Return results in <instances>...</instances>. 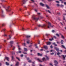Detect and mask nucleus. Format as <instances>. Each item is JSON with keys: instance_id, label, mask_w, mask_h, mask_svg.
Returning <instances> with one entry per match:
<instances>
[{"instance_id": "20e7f679", "label": "nucleus", "mask_w": 66, "mask_h": 66, "mask_svg": "<svg viewBox=\"0 0 66 66\" xmlns=\"http://www.w3.org/2000/svg\"><path fill=\"white\" fill-rule=\"evenodd\" d=\"M38 26L39 27H42L44 28L46 27V25L45 24H44L43 25H38Z\"/></svg>"}, {"instance_id": "de8ad7c7", "label": "nucleus", "mask_w": 66, "mask_h": 66, "mask_svg": "<svg viewBox=\"0 0 66 66\" xmlns=\"http://www.w3.org/2000/svg\"><path fill=\"white\" fill-rule=\"evenodd\" d=\"M56 35L57 36H59V35L58 34H56Z\"/></svg>"}, {"instance_id": "bf43d9fd", "label": "nucleus", "mask_w": 66, "mask_h": 66, "mask_svg": "<svg viewBox=\"0 0 66 66\" xmlns=\"http://www.w3.org/2000/svg\"><path fill=\"white\" fill-rule=\"evenodd\" d=\"M56 2L58 3H59V1H56Z\"/></svg>"}, {"instance_id": "338daca9", "label": "nucleus", "mask_w": 66, "mask_h": 66, "mask_svg": "<svg viewBox=\"0 0 66 66\" xmlns=\"http://www.w3.org/2000/svg\"><path fill=\"white\" fill-rule=\"evenodd\" d=\"M57 6H59V5L58 4H57Z\"/></svg>"}, {"instance_id": "5fc2aeb1", "label": "nucleus", "mask_w": 66, "mask_h": 66, "mask_svg": "<svg viewBox=\"0 0 66 66\" xmlns=\"http://www.w3.org/2000/svg\"><path fill=\"white\" fill-rule=\"evenodd\" d=\"M50 48H53V46H52V45H51V46H50Z\"/></svg>"}, {"instance_id": "c756f323", "label": "nucleus", "mask_w": 66, "mask_h": 66, "mask_svg": "<svg viewBox=\"0 0 66 66\" xmlns=\"http://www.w3.org/2000/svg\"><path fill=\"white\" fill-rule=\"evenodd\" d=\"M45 10L47 12H48L50 13H51L50 12V11L49 10Z\"/></svg>"}, {"instance_id": "8fccbe9b", "label": "nucleus", "mask_w": 66, "mask_h": 66, "mask_svg": "<svg viewBox=\"0 0 66 66\" xmlns=\"http://www.w3.org/2000/svg\"><path fill=\"white\" fill-rule=\"evenodd\" d=\"M49 52V51H46V53H48Z\"/></svg>"}, {"instance_id": "a19ab883", "label": "nucleus", "mask_w": 66, "mask_h": 66, "mask_svg": "<svg viewBox=\"0 0 66 66\" xmlns=\"http://www.w3.org/2000/svg\"><path fill=\"white\" fill-rule=\"evenodd\" d=\"M53 37L54 38H55V39H56V37L55 36H54Z\"/></svg>"}, {"instance_id": "052dcab7", "label": "nucleus", "mask_w": 66, "mask_h": 66, "mask_svg": "<svg viewBox=\"0 0 66 66\" xmlns=\"http://www.w3.org/2000/svg\"><path fill=\"white\" fill-rule=\"evenodd\" d=\"M32 46V45H30L29 46V47H30Z\"/></svg>"}, {"instance_id": "3c124183", "label": "nucleus", "mask_w": 66, "mask_h": 66, "mask_svg": "<svg viewBox=\"0 0 66 66\" xmlns=\"http://www.w3.org/2000/svg\"><path fill=\"white\" fill-rule=\"evenodd\" d=\"M12 54H15V53L14 52H12Z\"/></svg>"}, {"instance_id": "a878e982", "label": "nucleus", "mask_w": 66, "mask_h": 66, "mask_svg": "<svg viewBox=\"0 0 66 66\" xmlns=\"http://www.w3.org/2000/svg\"><path fill=\"white\" fill-rule=\"evenodd\" d=\"M24 51H27L28 50L27 48H24Z\"/></svg>"}, {"instance_id": "6ab92c4d", "label": "nucleus", "mask_w": 66, "mask_h": 66, "mask_svg": "<svg viewBox=\"0 0 66 66\" xmlns=\"http://www.w3.org/2000/svg\"><path fill=\"white\" fill-rule=\"evenodd\" d=\"M37 55L38 56H41L42 55V54H40L39 53H38Z\"/></svg>"}, {"instance_id": "4468645a", "label": "nucleus", "mask_w": 66, "mask_h": 66, "mask_svg": "<svg viewBox=\"0 0 66 66\" xmlns=\"http://www.w3.org/2000/svg\"><path fill=\"white\" fill-rule=\"evenodd\" d=\"M51 44V43L50 42H48L47 43V45H50Z\"/></svg>"}, {"instance_id": "2eb2a0df", "label": "nucleus", "mask_w": 66, "mask_h": 66, "mask_svg": "<svg viewBox=\"0 0 66 66\" xmlns=\"http://www.w3.org/2000/svg\"><path fill=\"white\" fill-rule=\"evenodd\" d=\"M11 36H12V35H10L9 36V39H7V40L8 39H11Z\"/></svg>"}, {"instance_id": "603ef678", "label": "nucleus", "mask_w": 66, "mask_h": 66, "mask_svg": "<svg viewBox=\"0 0 66 66\" xmlns=\"http://www.w3.org/2000/svg\"><path fill=\"white\" fill-rule=\"evenodd\" d=\"M3 17H5V16L4 15H1Z\"/></svg>"}, {"instance_id": "c03bdc74", "label": "nucleus", "mask_w": 66, "mask_h": 66, "mask_svg": "<svg viewBox=\"0 0 66 66\" xmlns=\"http://www.w3.org/2000/svg\"><path fill=\"white\" fill-rule=\"evenodd\" d=\"M1 10V12H2V13H3L4 12L3 10Z\"/></svg>"}, {"instance_id": "e2e57ef3", "label": "nucleus", "mask_w": 66, "mask_h": 66, "mask_svg": "<svg viewBox=\"0 0 66 66\" xmlns=\"http://www.w3.org/2000/svg\"><path fill=\"white\" fill-rule=\"evenodd\" d=\"M23 44L24 46H25L26 44L25 43H24Z\"/></svg>"}, {"instance_id": "aec40b11", "label": "nucleus", "mask_w": 66, "mask_h": 66, "mask_svg": "<svg viewBox=\"0 0 66 66\" xmlns=\"http://www.w3.org/2000/svg\"><path fill=\"white\" fill-rule=\"evenodd\" d=\"M22 30L23 31H24L25 30L26 31H27V29H25L24 28H22Z\"/></svg>"}, {"instance_id": "39448f33", "label": "nucleus", "mask_w": 66, "mask_h": 66, "mask_svg": "<svg viewBox=\"0 0 66 66\" xmlns=\"http://www.w3.org/2000/svg\"><path fill=\"white\" fill-rule=\"evenodd\" d=\"M9 9L10 6H9L7 7V9H6V10L7 12H10L11 11V10H9Z\"/></svg>"}, {"instance_id": "cd10ccee", "label": "nucleus", "mask_w": 66, "mask_h": 66, "mask_svg": "<svg viewBox=\"0 0 66 66\" xmlns=\"http://www.w3.org/2000/svg\"><path fill=\"white\" fill-rule=\"evenodd\" d=\"M28 61V62H29V63H31V62H32V60H30Z\"/></svg>"}, {"instance_id": "9b49d317", "label": "nucleus", "mask_w": 66, "mask_h": 66, "mask_svg": "<svg viewBox=\"0 0 66 66\" xmlns=\"http://www.w3.org/2000/svg\"><path fill=\"white\" fill-rule=\"evenodd\" d=\"M52 44H53L54 46H57V44H55V43L54 42Z\"/></svg>"}, {"instance_id": "473e14b6", "label": "nucleus", "mask_w": 66, "mask_h": 66, "mask_svg": "<svg viewBox=\"0 0 66 66\" xmlns=\"http://www.w3.org/2000/svg\"><path fill=\"white\" fill-rule=\"evenodd\" d=\"M7 35H6L5 34L4 35L2 36H7Z\"/></svg>"}, {"instance_id": "2f4dec72", "label": "nucleus", "mask_w": 66, "mask_h": 66, "mask_svg": "<svg viewBox=\"0 0 66 66\" xmlns=\"http://www.w3.org/2000/svg\"><path fill=\"white\" fill-rule=\"evenodd\" d=\"M61 37L62 38H63V39H64L65 38L62 35H61Z\"/></svg>"}, {"instance_id": "4be33fe9", "label": "nucleus", "mask_w": 66, "mask_h": 66, "mask_svg": "<svg viewBox=\"0 0 66 66\" xmlns=\"http://www.w3.org/2000/svg\"><path fill=\"white\" fill-rule=\"evenodd\" d=\"M21 51H19V52H17L16 53L17 54H18L19 53H21Z\"/></svg>"}, {"instance_id": "bb28decb", "label": "nucleus", "mask_w": 66, "mask_h": 66, "mask_svg": "<svg viewBox=\"0 0 66 66\" xmlns=\"http://www.w3.org/2000/svg\"><path fill=\"white\" fill-rule=\"evenodd\" d=\"M19 64V62H17V63H16V66H18V64Z\"/></svg>"}, {"instance_id": "4d7b16f0", "label": "nucleus", "mask_w": 66, "mask_h": 66, "mask_svg": "<svg viewBox=\"0 0 66 66\" xmlns=\"http://www.w3.org/2000/svg\"><path fill=\"white\" fill-rule=\"evenodd\" d=\"M5 25V24H2V26H4V25Z\"/></svg>"}, {"instance_id": "1a4fd4ad", "label": "nucleus", "mask_w": 66, "mask_h": 66, "mask_svg": "<svg viewBox=\"0 0 66 66\" xmlns=\"http://www.w3.org/2000/svg\"><path fill=\"white\" fill-rule=\"evenodd\" d=\"M31 37V36L28 35L27 36H26V37L27 38H30Z\"/></svg>"}, {"instance_id": "0eeeda50", "label": "nucleus", "mask_w": 66, "mask_h": 66, "mask_svg": "<svg viewBox=\"0 0 66 66\" xmlns=\"http://www.w3.org/2000/svg\"><path fill=\"white\" fill-rule=\"evenodd\" d=\"M43 48L45 50H47L48 49V47L46 45H44L43 46Z\"/></svg>"}, {"instance_id": "680f3d73", "label": "nucleus", "mask_w": 66, "mask_h": 66, "mask_svg": "<svg viewBox=\"0 0 66 66\" xmlns=\"http://www.w3.org/2000/svg\"><path fill=\"white\" fill-rule=\"evenodd\" d=\"M1 1L2 2H5V1L4 0H1Z\"/></svg>"}, {"instance_id": "393cba45", "label": "nucleus", "mask_w": 66, "mask_h": 66, "mask_svg": "<svg viewBox=\"0 0 66 66\" xmlns=\"http://www.w3.org/2000/svg\"><path fill=\"white\" fill-rule=\"evenodd\" d=\"M46 59L47 60H48L49 59V58L47 56H46Z\"/></svg>"}, {"instance_id": "c85d7f7f", "label": "nucleus", "mask_w": 66, "mask_h": 66, "mask_svg": "<svg viewBox=\"0 0 66 66\" xmlns=\"http://www.w3.org/2000/svg\"><path fill=\"white\" fill-rule=\"evenodd\" d=\"M12 57V61H13V60H14V57L13 56H12L11 57Z\"/></svg>"}, {"instance_id": "13d9d810", "label": "nucleus", "mask_w": 66, "mask_h": 66, "mask_svg": "<svg viewBox=\"0 0 66 66\" xmlns=\"http://www.w3.org/2000/svg\"><path fill=\"white\" fill-rule=\"evenodd\" d=\"M23 53L25 54H27V53L25 52H23Z\"/></svg>"}, {"instance_id": "ea45409f", "label": "nucleus", "mask_w": 66, "mask_h": 66, "mask_svg": "<svg viewBox=\"0 0 66 66\" xmlns=\"http://www.w3.org/2000/svg\"><path fill=\"white\" fill-rule=\"evenodd\" d=\"M60 54V53H59V52H58V53H57V55H58V56H59V55Z\"/></svg>"}, {"instance_id": "c9c22d12", "label": "nucleus", "mask_w": 66, "mask_h": 66, "mask_svg": "<svg viewBox=\"0 0 66 66\" xmlns=\"http://www.w3.org/2000/svg\"><path fill=\"white\" fill-rule=\"evenodd\" d=\"M34 10L36 12H37V10L36 9H35Z\"/></svg>"}, {"instance_id": "a18cd8bd", "label": "nucleus", "mask_w": 66, "mask_h": 66, "mask_svg": "<svg viewBox=\"0 0 66 66\" xmlns=\"http://www.w3.org/2000/svg\"><path fill=\"white\" fill-rule=\"evenodd\" d=\"M16 58L18 60H19V61H20V59L18 57H16Z\"/></svg>"}, {"instance_id": "7c9ffc66", "label": "nucleus", "mask_w": 66, "mask_h": 66, "mask_svg": "<svg viewBox=\"0 0 66 66\" xmlns=\"http://www.w3.org/2000/svg\"><path fill=\"white\" fill-rule=\"evenodd\" d=\"M45 35H46V36H49L50 34H46Z\"/></svg>"}, {"instance_id": "79ce46f5", "label": "nucleus", "mask_w": 66, "mask_h": 66, "mask_svg": "<svg viewBox=\"0 0 66 66\" xmlns=\"http://www.w3.org/2000/svg\"><path fill=\"white\" fill-rule=\"evenodd\" d=\"M10 31L11 32V33H13V31H12V30H11Z\"/></svg>"}, {"instance_id": "72a5a7b5", "label": "nucleus", "mask_w": 66, "mask_h": 66, "mask_svg": "<svg viewBox=\"0 0 66 66\" xmlns=\"http://www.w3.org/2000/svg\"><path fill=\"white\" fill-rule=\"evenodd\" d=\"M42 60L43 61H45V60L46 59L45 57H43L42 59Z\"/></svg>"}, {"instance_id": "5701e85b", "label": "nucleus", "mask_w": 66, "mask_h": 66, "mask_svg": "<svg viewBox=\"0 0 66 66\" xmlns=\"http://www.w3.org/2000/svg\"><path fill=\"white\" fill-rule=\"evenodd\" d=\"M46 6L48 9H49L50 7L47 5H46Z\"/></svg>"}, {"instance_id": "f3484780", "label": "nucleus", "mask_w": 66, "mask_h": 66, "mask_svg": "<svg viewBox=\"0 0 66 66\" xmlns=\"http://www.w3.org/2000/svg\"><path fill=\"white\" fill-rule=\"evenodd\" d=\"M6 64L7 66H9V63L8 62H6Z\"/></svg>"}, {"instance_id": "a211bd4d", "label": "nucleus", "mask_w": 66, "mask_h": 66, "mask_svg": "<svg viewBox=\"0 0 66 66\" xmlns=\"http://www.w3.org/2000/svg\"><path fill=\"white\" fill-rule=\"evenodd\" d=\"M61 46H62L63 47V48L66 49V48L63 45H61Z\"/></svg>"}, {"instance_id": "b1692460", "label": "nucleus", "mask_w": 66, "mask_h": 66, "mask_svg": "<svg viewBox=\"0 0 66 66\" xmlns=\"http://www.w3.org/2000/svg\"><path fill=\"white\" fill-rule=\"evenodd\" d=\"M56 51L58 52H59V51L60 50L59 48H57L56 49Z\"/></svg>"}, {"instance_id": "58836bf2", "label": "nucleus", "mask_w": 66, "mask_h": 66, "mask_svg": "<svg viewBox=\"0 0 66 66\" xmlns=\"http://www.w3.org/2000/svg\"><path fill=\"white\" fill-rule=\"evenodd\" d=\"M54 54V53L53 52L52 53H51L50 54L51 55H53Z\"/></svg>"}, {"instance_id": "864d4df0", "label": "nucleus", "mask_w": 66, "mask_h": 66, "mask_svg": "<svg viewBox=\"0 0 66 66\" xmlns=\"http://www.w3.org/2000/svg\"><path fill=\"white\" fill-rule=\"evenodd\" d=\"M63 20H65V17L64 16H63Z\"/></svg>"}, {"instance_id": "ddd939ff", "label": "nucleus", "mask_w": 66, "mask_h": 66, "mask_svg": "<svg viewBox=\"0 0 66 66\" xmlns=\"http://www.w3.org/2000/svg\"><path fill=\"white\" fill-rule=\"evenodd\" d=\"M5 59L7 60V61H9V57H6Z\"/></svg>"}, {"instance_id": "6e6d98bb", "label": "nucleus", "mask_w": 66, "mask_h": 66, "mask_svg": "<svg viewBox=\"0 0 66 66\" xmlns=\"http://www.w3.org/2000/svg\"><path fill=\"white\" fill-rule=\"evenodd\" d=\"M27 60H29L30 59L29 58H27Z\"/></svg>"}, {"instance_id": "f257e3e1", "label": "nucleus", "mask_w": 66, "mask_h": 66, "mask_svg": "<svg viewBox=\"0 0 66 66\" xmlns=\"http://www.w3.org/2000/svg\"><path fill=\"white\" fill-rule=\"evenodd\" d=\"M32 18L33 20H34L36 21L38 20L39 19H40L39 18H40V19H43L44 18V17L43 16H40L39 18H37L34 15H33V16L32 17Z\"/></svg>"}, {"instance_id": "49530a36", "label": "nucleus", "mask_w": 66, "mask_h": 66, "mask_svg": "<svg viewBox=\"0 0 66 66\" xmlns=\"http://www.w3.org/2000/svg\"><path fill=\"white\" fill-rule=\"evenodd\" d=\"M57 44H59L60 43V42L59 41H57Z\"/></svg>"}, {"instance_id": "0e129e2a", "label": "nucleus", "mask_w": 66, "mask_h": 66, "mask_svg": "<svg viewBox=\"0 0 66 66\" xmlns=\"http://www.w3.org/2000/svg\"><path fill=\"white\" fill-rule=\"evenodd\" d=\"M23 56V55H21V57H22Z\"/></svg>"}, {"instance_id": "37998d69", "label": "nucleus", "mask_w": 66, "mask_h": 66, "mask_svg": "<svg viewBox=\"0 0 66 66\" xmlns=\"http://www.w3.org/2000/svg\"><path fill=\"white\" fill-rule=\"evenodd\" d=\"M60 1L62 3H63V1H62V0H60Z\"/></svg>"}, {"instance_id": "774afa93", "label": "nucleus", "mask_w": 66, "mask_h": 66, "mask_svg": "<svg viewBox=\"0 0 66 66\" xmlns=\"http://www.w3.org/2000/svg\"><path fill=\"white\" fill-rule=\"evenodd\" d=\"M64 4L65 5H66V2H64Z\"/></svg>"}, {"instance_id": "09e8293b", "label": "nucleus", "mask_w": 66, "mask_h": 66, "mask_svg": "<svg viewBox=\"0 0 66 66\" xmlns=\"http://www.w3.org/2000/svg\"><path fill=\"white\" fill-rule=\"evenodd\" d=\"M52 32L54 33L55 32V31L54 30H52Z\"/></svg>"}, {"instance_id": "4c0bfd02", "label": "nucleus", "mask_w": 66, "mask_h": 66, "mask_svg": "<svg viewBox=\"0 0 66 66\" xmlns=\"http://www.w3.org/2000/svg\"><path fill=\"white\" fill-rule=\"evenodd\" d=\"M6 29H3L2 30V31H5Z\"/></svg>"}, {"instance_id": "9d476101", "label": "nucleus", "mask_w": 66, "mask_h": 66, "mask_svg": "<svg viewBox=\"0 0 66 66\" xmlns=\"http://www.w3.org/2000/svg\"><path fill=\"white\" fill-rule=\"evenodd\" d=\"M54 63H56V64L57 65V64H58V62H57V61L56 60H54Z\"/></svg>"}, {"instance_id": "f8f14e48", "label": "nucleus", "mask_w": 66, "mask_h": 66, "mask_svg": "<svg viewBox=\"0 0 66 66\" xmlns=\"http://www.w3.org/2000/svg\"><path fill=\"white\" fill-rule=\"evenodd\" d=\"M64 42V41L63 40H61L60 42L61 44H63V42Z\"/></svg>"}, {"instance_id": "e433bc0d", "label": "nucleus", "mask_w": 66, "mask_h": 66, "mask_svg": "<svg viewBox=\"0 0 66 66\" xmlns=\"http://www.w3.org/2000/svg\"><path fill=\"white\" fill-rule=\"evenodd\" d=\"M57 14L58 15H60L61 14H60V12H58L57 13Z\"/></svg>"}, {"instance_id": "412c9836", "label": "nucleus", "mask_w": 66, "mask_h": 66, "mask_svg": "<svg viewBox=\"0 0 66 66\" xmlns=\"http://www.w3.org/2000/svg\"><path fill=\"white\" fill-rule=\"evenodd\" d=\"M37 60L38 61H39V62H42V61H41L39 59V58H37Z\"/></svg>"}, {"instance_id": "69168bd1", "label": "nucleus", "mask_w": 66, "mask_h": 66, "mask_svg": "<svg viewBox=\"0 0 66 66\" xmlns=\"http://www.w3.org/2000/svg\"><path fill=\"white\" fill-rule=\"evenodd\" d=\"M54 49L56 50V49L57 48H56V47H54Z\"/></svg>"}, {"instance_id": "f704fd0d", "label": "nucleus", "mask_w": 66, "mask_h": 66, "mask_svg": "<svg viewBox=\"0 0 66 66\" xmlns=\"http://www.w3.org/2000/svg\"><path fill=\"white\" fill-rule=\"evenodd\" d=\"M62 56L63 58L64 59H65V57L64 55H62Z\"/></svg>"}, {"instance_id": "423d86ee", "label": "nucleus", "mask_w": 66, "mask_h": 66, "mask_svg": "<svg viewBox=\"0 0 66 66\" xmlns=\"http://www.w3.org/2000/svg\"><path fill=\"white\" fill-rule=\"evenodd\" d=\"M28 1V0H22V3H21V4H22V5H23V4H25L26 3V1Z\"/></svg>"}, {"instance_id": "6e6552de", "label": "nucleus", "mask_w": 66, "mask_h": 66, "mask_svg": "<svg viewBox=\"0 0 66 66\" xmlns=\"http://www.w3.org/2000/svg\"><path fill=\"white\" fill-rule=\"evenodd\" d=\"M40 5L42 6L43 7H44V4H43L42 3H40Z\"/></svg>"}, {"instance_id": "f03ea898", "label": "nucleus", "mask_w": 66, "mask_h": 66, "mask_svg": "<svg viewBox=\"0 0 66 66\" xmlns=\"http://www.w3.org/2000/svg\"><path fill=\"white\" fill-rule=\"evenodd\" d=\"M48 25L47 26V28H50V27L52 28H53L54 26V25H52H52L51 24V23L49 22H48Z\"/></svg>"}, {"instance_id": "dca6fc26", "label": "nucleus", "mask_w": 66, "mask_h": 66, "mask_svg": "<svg viewBox=\"0 0 66 66\" xmlns=\"http://www.w3.org/2000/svg\"><path fill=\"white\" fill-rule=\"evenodd\" d=\"M49 40L50 41H52L53 40H54V39L53 38H52V39H50Z\"/></svg>"}, {"instance_id": "7ed1b4c3", "label": "nucleus", "mask_w": 66, "mask_h": 66, "mask_svg": "<svg viewBox=\"0 0 66 66\" xmlns=\"http://www.w3.org/2000/svg\"><path fill=\"white\" fill-rule=\"evenodd\" d=\"M10 45L11 46V47H13V50H14V49L15 48V47L12 46V44H13V41H11L10 42Z\"/></svg>"}]
</instances>
